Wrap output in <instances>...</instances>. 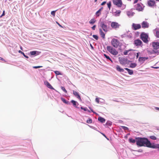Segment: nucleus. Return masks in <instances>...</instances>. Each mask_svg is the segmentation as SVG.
Segmentation results:
<instances>
[{
  "label": "nucleus",
  "instance_id": "nucleus-1",
  "mask_svg": "<svg viewBox=\"0 0 159 159\" xmlns=\"http://www.w3.org/2000/svg\"><path fill=\"white\" fill-rule=\"evenodd\" d=\"M136 139L137 140L136 145L138 147H146L150 148L152 143L147 138L137 137Z\"/></svg>",
  "mask_w": 159,
  "mask_h": 159
},
{
  "label": "nucleus",
  "instance_id": "nucleus-2",
  "mask_svg": "<svg viewBox=\"0 0 159 159\" xmlns=\"http://www.w3.org/2000/svg\"><path fill=\"white\" fill-rule=\"evenodd\" d=\"M140 38L143 41L146 43H148L150 38L149 37L148 33H146L144 32H142L140 35Z\"/></svg>",
  "mask_w": 159,
  "mask_h": 159
},
{
  "label": "nucleus",
  "instance_id": "nucleus-3",
  "mask_svg": "<svg viewBox=\"0 0 159 159\" xmlns=\"http://www.w3.org/2000/svg\"><path fill=\"white\" fill-rule=\"evenodd\" d=\"M108 13V11L106 14V16L105 18L104 19H103V20L104 19H105L106 18L107 16V14ZM102 18H101L99 21V26L102 28V30L104 32H107L108 31V28L107 25L105 24V22L103 20L102 21L101 20Z\"/></svg>",
  "mask_w": 159,
  "mask_h": 159
},
{
  "label": "nucleus",
  "instance_id": "nucleus-4",
  "mask_svg": "<svg viewBox=\"0 0 159 159\" xmlns=\"http://www.w3.org/2000/svg\"><path fill=\"white\" fill-rule=\"evenodd\" d=\"M107 50L110 53L114 55H116L118 53V52L116 50L110 46H107Z\"/></svg>",
  "mask_w": 159,
  "mask_h": 159
},
{
  "label": "nucleus",
  "instance_id": "nucleus-5",
  "mask_svg": "<svg viewBox=\"0 0 159 159\" xmlns=\"http://www.w3.org/2000/svg\"><path fill=\"white\" fill-rule=\"evenodd\" d=\"M153 49L156 50H159V39H157L151 43Z\"/></svg>",
  "mask_w": 159,
  "mask_h": 159
},
{
  "label": "nucleus",
  "instance_id": "nucleus-6",
  "mask_svg": "<svg viewBox=\"0 0 159 159\" xmlns=\"http://www.w3.org/2000/svg\"><path fill=\"white\" fill-rule=\"evenodd\" d=\"M111 43V45L115 48H117L120 44L119 41L117 39L115 38L112 39Z\"/></svg>",
  "mask_w": 159,
  "mask_h": 159
},
{
  "label": "nucleus",
  "instance_id": "nucleus-7",
  "mask_svg": "<svg viewBox=\"0 0 159 159\" xmlns=\"http://www.w3.org/2000/svg\"><path fill=\"white\" fill-rule=\"evenodd\" d=\"M133 44L138 47L139 46L142 47L143 45L142 42L139 39L135 40L134 41Z\"/></svg>",
  "mask_w": 159,
  "mask_h": 159
},
{
  "label": "nucleus",
  "instance_id": "nucleus-8",
  "mask_svg": "<svg viewBox=\"0 0 159 159\" xmlns=\"http://www.w3.org/2000/svg\"><path fill=\"white\" fill-rule=\"evenodd\" d=\"M41 52L37 51H30L28 54L31 57H32L35 56L39 55Z\"/></svg>",
  "mask_w": 159,
  "mask_h": 159
},
{
  "label": "nucleus",
  "instance_id": "nucleus-9",
  "mask_svg": "<svg viewBox=\"0 0 159 159\" xmlns=\"http://www.w3.org/2000/svg\"><path fill=\"white\" fill-rule=\"evenodd\" d=\"M113 3L117 7H121L123 5V3L121 0H112Z\"/></svg>",
  "mask_w": 159,
  "mask_h": 159
},
{
  "label": "nucleus",
  "instance_id": "nucleus-10",
  "mask_svg": "<svg viewBox=\"0 0 159 159\" xmlns=\"http://www.w3.org/2000/svg\"><path fill=\"white\" fill-rule=\"evenodd\" d=\"M141 28V25L139 24L133 23L132 25L131 28L134 30H136Z\"/></svg>",
  "mask_w": 159,
  "mask_h": 159
},
{
  "label": "nucleus",
  "instance_id": "nucleus-11",
  "mask_svg": "<svg viewBox=\"0 0 159 159\" xmlns=\"http://www.w3.org/2000/svg\"><path fill=\"white\" fill-rule=\"evenodd\" d=\"M147 4L148 7H153L156 6V2L154 0H148L147 1Z\"/></svg>",
  "mask_w": 159,
  "mask_h": 159
},
{
  "label": "nucleus",
  "instance_id": "nucleus-12",
  "mask_svg": "<svg viewBox=\"0 0 159 159\" xmlns=\"http://www.w3.org/2000/svg\"><path fill=\"white\" fill-rule=\"evenodd\" d=\"M118 59L119 61L121 64L123 65L127 63V61H128V59L127 58L119 57Z\"/></svg>",
  "mask_w": 159,
  "mask_h": 159
},
{
  "label": "nucleus",
  "instance_id": "nucleus-13",
  "mask_svg": "<svg viewBox=\"0 0 159 159\" xmlns=\"http://www.w3.org/2000/svg\"><path fill=\"white\" fill-rule=\"evenodd\" d=\"M120 26V25L118 23L115 21L111 22V27L114 29H118L119 28Z\"/></svg>",
  "mask_w": 159,
  "mask_h": 159
},
{
  "label": "nucleus",
  "instance_id": "nucleus-14",
  "mask_svg": "<svg viewBox=\"0 0 159 159\" xmlns=\"http://www.w3.org/2000/svg\"><path fill=\"white\" fill-rule=\"evenodd\" d=\"M44 84L48 88L52 89L55 90L56 92L59 93V92L56 90L55 89H54L53 87L48 82V81L46 80L44 82Z\"/></svg>",
  "mask_w": 159,
  "mask_h": 159
},
{
  "label": "nucleus",
  "instance_id": "nucleus-15",
  "mask_svg": "<svg viewBox=\"0 0 159 159\" xmlns=\"http://www.w3.org/2000/svg\"><path fill=\"white\" fill-rule=\"evenodd\" d=\"M134 7L136 8V9H135L136 10H137L139 11H142L143 10V8L141 5L140 3H137L134 6Z\"/></svg>",
  "mask_w": 159,
  "mask_h": 159
},
{
  "label": "nucleus",
  "instance_id": "nucleus-16",
  "mask_svg": "<svg viewBox=\"0 0 159 159\" xmlns=\"http://www.w3.org/2000/svg\"><path fill=\"white\" fill-rule=\"evenodd\" d=\"M147 52L149 55L153 54H156L157 55H159V50H156L153 49L152 51L147 50Z\"/></svg>",
  "mask_w": 159,
  "mask_h": 159
},
{
  "label": "nucleus",
  "instance_id": "nucleus-17",
  "mask_svg": "<svg viewBox=\"0 0 159 159\" xmlns=\"http://www.w3.org/2000/svg\"><path fill=\"white\" fill-rule=\"evenodd\" d=\"M73 95L77 98L80 102H81L82 100L81 99L80 96L79 94V93L77 92L75 90H73Z\"/></svg>",
  "mask_w": 159,
  "mask_h": 159
},
{
  "label": "nucleus",
  "instance_id": "nucleus-18",
  "mask_svg": "<svg viewBox=\"0 0 159 159\" xmlns=\"http://www.w3.org/2000/svg\"><path fill=\"white\" fill-rule=\"evenodd\" d=\"M141 27L143 29L148 28L149 27V23L146 21H143L141 23Z\"/></svg>",
  "mask_w": 159,
  "mask_h": 159
},
{
  "label": "nucleus",
  "instance_id": "nucleus-19",
  "mask_svg": "<svg viewBox=\"0 0 159 159\" xmlns=\"http://www.w3.org/2000/svg\"><path fill=\"white\" fill-rule=\"evenodd\" d=\"M150 148L153 149H158V150L159 151V144H156L154 143H152Z\"/></svg>",
  "mask_w": 159,
  "mask_h": 159
},
{
  "label": "nucleus",
  "instance_id": "nucleus-20",
  "mask_svg": "<svg viewBox=\"0 0 159 159\" xmlns=\"http://www.w3.org/2000/svg\"><path fill=\"white\" fill-rule=\"evenodd\" d=\"M148 59V57H140L139 58L138 61L139 62L143 63L144 62V61L145 60Z\"/></svg>",
  "mask_w": 159,
  "mask_h": 159
},
{
  "label": "nucleus",
  "instance_id": "nucleus-21",
  "mask_svg": "<svg viewBox=\"0 0 159 159\" xmlns=\"http://www.w3.org/2000/svg\"><path fill=\"white\" fill-rule=\"evenodd\" d=\"M70 103H72V105L75 107L79 108V107H78V106L79 105V103L76 101L72 100L70 101Z\"/></svg>",
  "mask_w": 159,
  "mask_h": 159
},
{
  "label": "nucleus",
  "instance_id": "nucleus-22",
  "mask_svg": "<svg viewBox=\"0 0 159 159\" xmlns=\"http://www.w3.org/2000/svg\"><path fill=\"white\" fill-rule=\"evenodd\" d=\"M137 137H135V139H134L132 137H130L129 139V142L130 143H136L137 140L136 139Z\"/></svg>",
  "mask_w": 159,
  "mask_h": 159
},
{
  "label": "nucleus",
  "instance_id": "nucleus-23",
  "mask_svg": "<svg viewBox=\"0 0 159 159\" xmlns=\"http://www.w3.org/2000/svg\"><path fill=\"white\" fill-rule=\"evenodd\" d=\"M116 69L117 71L121 72H124L125 73H126L127 72L126 71H125L124 69L122 68H121L119 66L117 65L116 66Z\"/></svg>",
  "mask_w": 159,
  "mask_h": 159
},
{
  "label": "nucleus",
  "instance_id": "nucleus-24",
  "mask_svg": "<svg viewBox=\"0 0 159 159\" xmlns=\"http://www.w3.org/2000/svg\"><path fill=\"white\" fill-rule=\"evenodd\" d=\"M61 100L63 102V103H64L70 105H71V103H70V102L67 100H66L65 98L61 97Z\"/></svg>",
  "mask_w": 159,
  "mask_h": 159
},
{
  "label": "nucleus",
  "instance_id": "nucleus-25",
  "mask_svg": "<svg viewBox=\"0 0 159 159\" xmlns=\"http://www.w3.org/2000/svg\"><path fill=\"white\" fill-rule=\"evenodd\" d=\"M103 7H102L100 8L96 12V15L97 16H99L101 14V12L102 10H103Z\"/></svg>",
  "mask_w": 159,
  "mask_h": 159
},
{
  "label": "nucleus",
  "instance_id": "nucleus-26",
  "mask_svg": "<svg viewBox=\"0 0 159 159\" xmlns=\"http://www.w3.org/2000/svg\"><path fill=\"white\" fill-rule=\"evenodd\" d=\"M99 31L100 35H101V37L102 39L105 38V34L103 32L101 28L99 29Z\"/></svg>",
  "mask_w": 159,
  "mask_h": 159
},
{
  "label": "nucleus",
  "instance_id": "nucleus-27",
  "mask_svg": "<svg viewBox=\"0 0 159 159\" xmlns=\"http://www.w3.org/2000/svg\"><path fill=\"white\" fill-rule=\"evenodd\" d=\"M98 120L102 123H104L106 121V120L104 118L100 116L98 117Z\"/></svg>",
  "mask_w": 159,
  "mask_h": 159
},
{
  "label": "nucleus",
  "instance_id": "nucleus-28",
  "mask_svg": "<svg viewBox=\"0 0 159 159\" xmlns=\"http://www.w3.org/2000/svg\"><path fill=\"white\" fill-rule=\"evenodd\" d=\"M124 69L128 71V74L130 75H132L134 73L133 70L128 68H125Z\"/></svg>",
  "mask_w": 159,
  "mask_h": 159
},
{
  "label": "nucleus",
  "instance_id": "nucleus-29",
  "mask_svg": "<svg viewBox=\"0 0 159 159\" xmlns=\"http://www.w3.org/2000/svg\"><path fill=\"white\" fill-rule=\"evenodd\" d=\"M127 15L129 17L132 16L135 14L134 12L131 11H128L127 12Z\"/></svg>",
  "mask_w": 159,
  "mask_h": 159
},
{
  "label": "nucleus",
  "instance_id": "nucleus-30",
  "mask_svg": "<svg viewBox=\"0 0 159 159\" xmlns=\"http://www.w3.org/2000/svg\"><path fill=\"white\" fill-rule=\"evenodd\" d=\"M112 125V122L110 120H108L105 124V127H108L109 126H110Z\"/></svg>",
  "mask_w": 159,
  "mask_h": 159
},
{
  "label": "nucleus",
  "instance_id": "nucleus-31",
  "mask_svg": "<svg viewBox=\"0 0 159 159\" xmlns=\"http://www.w3.org/2000/svg\"><path fill=\"white\" fill-rule=\"evenodd\" d=\"M103 56L107 59V60L110 61L111 62V63H113L112 60L109 56H107L106 54H104Z\"/></svg>",
  "mask_w": 159,
  "mask_h": 159
},
{
  "label": "nucleus",
  "instance_id": "nucleus-32",
  "mask_svg": "<svg viewBox=\"0 0 159 159\" xmlns=\"http://www.w3.org/2000/svg\"><path fill=\"white\" fill-rule=\"evenodd\" d=\"M137 64L136 63H131L130 64L129 67L134 68L136 66Z\"/></svg>",
  "mask_w": 159,
  "mask_h": 159
},
{
  "label": "nucleus",
  "instance_id": "nucleus-33",
  "mask_svg": "<svg viewBox=\"0 0 159 159\" xmlns=\"http://www.w3.org/2000/svg\"><path fill=\"white\" fill-rule=\"evenodd\" d=\"M18 52L20 53L21 54H22L24 57H25V58H27V59L29 58V57L28 56L25 55V54L24 53V52H22L21 51L19 50Z\"/></svg>",
  "mask_w": 159,
  "mask_h": 159
},
{
  "label": "nucleus",
  "instance_id": "nucleus-34",
  "mask_svg": "<svg viewBox=\"0 0 159 159\" xmlns=\"http://www.w3.org/2000/svg\"><path fill=\"white\" fill-rule=\"evenodd\" d=\"M80 109L81 110H84V111H88L90 113L91 112L90 111L88 110L87 108L86 107H84L83 106H81L80 107Z\"/></svg>",
  "mask_w": 159,
  "mask_h": 159
},
{
  "label": "nucleus",
  "instance_id": "nucleus-35",
  "mask_svg": "<svg viewBox=\"0 0 159 159\" xmlns=\"http://www.w3.org/2000/svg\"><path fill=\"white\" fill-rule=\"evenodd\" d=\"M96 21V20L94 18L91 19L89 22L90 24L91 25L93 24Z\"/></svg>",
  "mask_w": 159,
  "mask_h": 159
},
{
  "label": "nucleus",
  "instance_id": "nucleus-36",
  "mask_svg": "<svg viewBox=\"0 0 159 159\" xmlns=\"http://www.w3.org/2000/svg\"><path fill=\"white\" fill-rule=\"evenodd\" d=\"M54 72L56 76L59 75H62V73L58 70L54 71Z\"/></svg>",
  "mask_w": 159,
  "mask_h": 159
},
{
  "label": "nucleus",
  "instance_id": "nucleus-37",
  "mask_svg": "<svg viewBox=\"0 0 159 159\" xmlns=\"http://www.w3.org/2000/svg\"><path fill=\"white\" fill-rule=\"evenodd\" d=\"M121 11L120 10L116 11L115 12V16H119L120 15Z\"/></svg>",
  "mask_w": 159,
  "mask_h": 159
},
{
  "label": "nucleus",
  "instance_id": "nucleus-38",
  "mask_svg": "<svg viewBox=\"0 0 159 159\" xmlns=\"http://www.w3.org/2000/svg\"><path fill=\"white\" fill-rule=\"evenodd\" d=\"M107 7L109 8V10H110L111 7V1H109L107 3Z\"/></svg>",
  "mask_w": 159,
  "mask_h": 159
},
{
  "label": "nucleus",
  "instance_id": "nucleus-39",
  "mask_svg": "<svg viewBox=\"0 0 159 159\" xmlns=\"http://www.w3.org/2000/svg\"><path fill=\"white\" fill-rule=\"evenodd\" d=\"M149 138L152 139V140H157V138H156V136H154V135H152V136H149Z\"/></svg>",
  "mask_w": 159,
  "mask_h": 159
},
{
  "label": "nucleus",
  "instance_id": "nucleus-40",
  "mask_svg": "<svg viewBox=\"0 0 159 159\" xmlns=\"http://www.w3.org/2000/svg\"><path fill=\"white\" fill-rule=\"evenodd\" d=\"M155 36L157 38H159V30H156V34H155Z\"/></svg>",
  "mask_w": 159,
  "mask_h": 159
},
{
  "label": "nucleus",
  "instance_id": "nucleus-41",
  "mask_svg": "<svg viewBox=\"0 0 159 159\" xmlns=\"http://www.w3.org/2000/svg\"><path fill=\"white\" fill-rule=\"evenodd\" d=\"M86 122L88 124H90L92 122V120L90 118H89L87 120Z\"/></svg>",
  "mask_w": 159,
  "mask_h": 159
},
{
  "label": "nucleus",
  "instance_id": "nucleus-42",
  "mask_svg": "<svg viewBox=\"0 0 159 159\" xmlns=\"http://www.w3.org/2000/svg\"><path fill=\"white\" fill-rule=\"evenodd\" d=\"M61 89L65 93H67V91L65 89V88L64 86H61Z\"/></svg>",
  "mask_w": 159,
  "mask_h": 159
},
{
  "label": "nucleus",
  "instance_id": "nucleus-43",
  "mask_svg": "<svg viewBox=\"0 0 159 159\" xmlns=\"http://www.w3.org/2000/svg\"><path fill=\"white\" fill-rule=\"evenodd\" d=\"M121 127L124 130L128 131L129 129L128 128L125 126H121Z\"/></svg>",
  "mask_w": 159,
  "mask_h": 159
},
{
  "label": "nucleus",
  "instance_id": "nucleus-44",
  "mask_svg": "<svg viewBox=\"0 0 159 159\" xmlns=\"http://www.w3.org/2000/svg\"><path fill=\"white\" fill-rule=\"evenodd\" d=\"M89 108L90 109V110L94 114H95L96 115H98V113H97L96 112H95V111H94L93 110V109L91 108V107H89Z\"/></svg>",
  "mask_w": 159,
  "mask_h": 159
},
{
  "label": "nucleus",
  "instance_id": "nucleus-45",
  "mask_svg": "<svg viewBox=\"0 0 159 159\" xmlns=\"http://www.w3.org/2000/svg\"><path fill=\"white\" fill-rule=\"evenodd\" d=\"M93 37L96 40H98V36L97 35L93 34Z\"/></svg>",
  "mask_w": 159,
  "mask_h": 159
},
{
  "label": "nucleus",
  "instance_id": "nucleus-46",
  "mask_svg": "<svg viewBox=\"0 0 159 159\" xmlns=\"http://www.w3.org/2000/svg\"><path fill=\"white\" fill-rule=\"evenodd\" d=\"M100 133L108 140H109V138H107L106 135L103 133L100 132Z\"/></svg>",
  "mask_w": 159,
  "mask_h": 159
},
{
  "label": "nucleus",
  "instance_id": "nucleus-47",
  "mask_svg": "<svg viewBox=\"0 0 159 159\" xmlns=\"http://www.w3.org/2000/svg\"><path fill=\"white\" fill-rule=\"evenodd\" d=\"M57 10L53 11L51 12V14L52 15L55 16V13Z\"/></svg>",
  "mask_w": 159,
  "mask_h": 159
},
{
  "label": "nucleus",
  "instance_id": "nucleus-48",
  "mask_svg": "<svg viewBox=\"0 0 159 159\" xmlns=\"http://www.w3.org/2000/svg\"><path fill=\"white\" fill-rule=\"evenodd\" d=\"M119 46V50L121 52L122 51V50L121 48V43H120V44H119V45L118 46Z\"/></svg>",
  "mask_w": 159,
  "mask_h": 159
},
{
  "label": "nucleus",
  "instance_id": "nucleus-49",
  "mask_svg": "<svg viewBox=\"0 0 159 159\" xmlns=\"http://www.w3.org/2000/svg\"><path fill=\"white\" fill-rule=\"evenodd\" d=\"M129 56H132L133 55H134L133 58H134L135 57V56L136 55V53L135 52H134L133 53H132V52H130V53H129Z\"/></svg>",
  "mask_w": 159,
  "mask_h": 159
},
{
  "label": "nucleus",
  "instance_id": "nucleus-50",
  "mask_svg": "<svg viewBox=\"0 0 159 159\" xmlns=\"http://www.w3.org/2000/svg\"><path fill=\"white\" fill-rule=\"evenodd\" d=\"M128 50H126L123 52V54L125 55H126L128 54Z\"/></svg>",
  "mask_w": 159,
  "mask_h": 159
},
{
  "label": "nucleus",
  "instance_id": "nucleus-51",
  "mask_svg": "<svg viewBox=\"0 0 159 159\" xmlns=\"http://www.w3.org/2000/svg\"><path fill=\"white\" fill-rule=\"evenodd\" d=\"M88 125L89 126V127L90 128H91L92 129H93L94 130H96L97 131H98V130H97V128H95V127L93 126H90V125Z\"/></svg>",
  "mask_w": 159,
  "mask_h": 159
},
{
  "label": "nucleus",
  "instance_id": "nucleus-52",
  "mask_svg": "<svg viewBox=\"0 0 159 159\" xmlns=\"http://www.w3.org/2000/svg\"><path fill=\"white\" fill-rule=\"evenodd\" d=\"M42 67L43 66H34L33 67V68L34 69H37V68H40Z\"/></svg>",
  "mask_w": 159,
  "mask_h": 159
},
{
  "label": "nucleus",
  "instance_id": "nucleus-53",
  "mask_svg": "<svg viewBox=\"0 0 159 159\" xmlns=\"http://www.w3.org/2000/svg\"><path fill=\"white\" fill-rule=\"evenodd\" d=\"M99 99L98 98H96L95 99V101L98 103H99L100 102Z\"/></svg>",
  "mask_w": 159,
  "mask_h": 159
},
{
  "label": "nucleus",
  "instance_id": "nucleus-54",
  "mask_svg": "<svg viewBox=\"0 0 159 159\" xmlns=\"http://www.w3.org/2000/svg\"><path fill=\"white\" fill-rule=\"evenodd\" d=\"M140 54V52H138L136 53V58L137 59L139 57V56Z\"/></svg>",
  "mask_w": 159,
  "mask_h": 159
},
{
  "label": "nucleus",
  "instance_id": "nucleus-55",
  "mask_svg": "<svg viewBox=\"0 0 159 159\" xmlns=\"http://www.w3.org/2000/svg\"><path fill=\"white\" fill-rule=\"evenodd\" d=\"M127 34H124L122 35L121 36L122 38H124L125 37H127Z\"/></svg>",
  "mask_w": 159,
  "mask_h": 159
},
{
  "label": "nucleus",
  "instance_id": "nucleus-56",
  "mask_svg": "<svg viewBox=\"0 0 159 159\" xmlns=\"http://www.w3.org/2000/svg\"><path fill=\"white\" fill-rule=\"evenodd\" d=\"M107 2L106 1H103V2H102L101 4V6H103L104 5H105L106 3Z\"/></svg>",
  "mask_w": 159,
  "mask_h": 159
},
{
  "label": "nucleus",
  "instance_id": "nucleus-57",
  "mask_svg": "<svg viewBox=\"0 0 159 159\" xmlns=\"http://www.w3.org/2000/svg\"><path fill=\"white\" fill-rule=\"evenodd\" d=\"M96 27V25H94L92 27H91V28L93 30H95V29Z\"/></svg>",
  "mask_w": 159,
  "mask_h": 159
},
{
  "label": "nucleus",
  "instance_id": "nucleus-58",
  "mask_svg": "<svg viewBox=\"0 0 159 159\" xmlns=\"http://www.w3.org/2000/svg\"><path fill=\"white\" fill-rule=\"evenodd\" d=\"M151 67L152 68L155 69H159V66L154 67V66H151Z\"/></svg>",
  "mask_w": 159,
  "mask_h": 159
},
{
  "label": "nucleus",
  "instance_id": "nucleus-59",
  "mask_svg": "<svg viewBox=\"0 0 159 159\" xmlns=\"http://www.w3.org/2000/svg\"><path fill=\"white\" fill-rule=\"evenodd\" d=\"M134 151H137L139 152H143V150L141 149H139L138 150H134Z\"/></svg>",
  "mask_w": 159,
  "mask_h": 159
},
{
  "label": "nucleus",
  "instance_id": "nucleus-60",
  "mask_svg": "<svg viewBox=\"0 0 159 159\" xmlns=\"http://www.w3.org/2000/svg\"><path fill=\"white\" fill-rule=\"evenodd\" d=\"M156 57V56H149V58H150V59H152V58H154L155 57Z\"/></svg>",
  "mask_w": 159,
  "mask_h": 159
},
{
  "label": "nucleus",
  "instance_id": "nucleus-61",
  "mask_svg": "<svg viewBox=\"0 0 159 159\" xmlns=\"http://www.w3.org/2000/svg\"><path fill=\"white\" fill-rule=\"evenodd\" d=\"M128 52H129L131 51H136L135 50H134V49H128Z\"/></svg>",
  "mask_w": 159,
  "mask_h": 159
},
{
  "label": "nucleus",
  "instance_id": "nucleus-62",
  "mask_svg": "<svg viewBox=\"0 0 159 159\" xmlns=\"http://www.w3.org/2000/svg\"><path fill=\"white\" fill-rule=\"evenodd\" d=\"M90 46L91 48L92 49H94V47H93V46L90 43Z\"/></svg>",
  "mask_w": 159,
  "mask_h": 159
},
{
  "label": "nucleus",
  "instance_id": "nucleus-63",
  "mask_svg": "<svg viewBox=\"0 0 159 159\" xmlns=\"http://www.w3.org/2000/svg\"><path fill=\"white\" fill-rule=\"evenodd\" d=\"M155 109L159 111V107H155Z\"/></svg>",
  "mask_w": 159,
  "mask_h": 159
},
{
  "label": "nucleus",
  "instance_id": "nucleus-64",
  "mask_svg": "<svg viewBox=\"0 0 159 159\" xmlns=\"http://www.w3.org/2000/svg\"><path fill=\"white\" fill-rule=\"evenodd\" d=\"M2 16H4L5 15V11L4 10L3 11L2 13Z\"/></svg>",
  "mask_w": 159,
  "mask_h": 159
}]
</instances>
